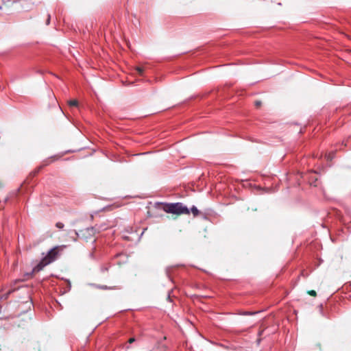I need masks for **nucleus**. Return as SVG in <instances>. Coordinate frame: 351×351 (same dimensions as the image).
Segmentation results:
<instances>
[{"label":"nucleus","instance_id":"f257e3e1","mask_svg":"<svg viewBox=\"0 0 351 351\" xmlns=\"http://www.w3.org/2000/svg\"><path fill=\"white\" fill-rule=\"evenodd\" d=\"M162 210L167 213H172L177 216L180 215H189L190 210L182 203L161 204Z\"/></svg>","mask_w":351,"mask_h":351},{"label":"nucleus","instance_id":"f03ea898","mask_svg":"<svg viewBox=\"0 0 351 351\" xmlns=\"http://www.w3.org/2000/svg\"><path fill=\"white\" fill-rule=\"evenodd\" d=\"M59 247H55L51 249L46 256H45L40 262L36 265L33 269V272L36 273L42 270L46 265H49L51 262L54 261L58 254Z\"/></svg>","mask_w":351,"mask_h":351},{"label":"nucleus","instance_id":"7ed1b4c3","mask_svg":"<svg viewBox=\"0 0 351 351\" xmlns=\"http://www.w3.org/2000/svg\"><path fill=\"white\" fill-rule=\"evenodd\" d=\"M96 230L94 228H87L80 231V234L75 232L79 237L83 239L85 241H95Z\"/></svg>","mask_w":351,"mask_h":351},{"label":"nucleus","instance_id":"20e7f679","mask_svg":"<svg viewBox=\"0 0 351 351\" xmlns=\"http://www.w3.org/2000/svg\"><path fill=\"white\" fill-rule=\"evenodd\" d=\"M68 105L71 107L72 106H78V101L76 99H73V100H69L68 101Z\"/></svg>","mask_w":351,"mask_h":351},{"label":"nucleus","instance_id":"39448f33","mask_svg":"<svg viewBox=\"0 0 351 351\" xmlns=\"http://www.w3.org/2000/svg\"><path fill=\"white\" fill-rule=\"evenodd\" d=\"M191 213H193V215H194V217H197L199 213L198 209L195 206H193L191 208Z\"/></svg>","mask_w":351,"mask_h":351},{"label":"nucleus","instance_id":"423d86ee","mask_svg":"<svg viewBox=\"0 0 351 351\" xmlns=\"http://www.w3.org/2000/svg\"><path fill=\"white\" fill-rule=\"evenodd\" d=\"M325 156H326L327 160L331 161L335 156V153L334 152L328 153V154H326Z\"/></svg>","mask_w":351,"mask_h":351},{"label":"nucleus","instance_id":"0eeeda50","mask_svg":"<svg viewBox=\"0 0 351 351\" xmlns=\"http://www.w3.org/2000/svg\"><path fill=\"white\" fill-rule=\"evenodd\" d=\"M13 291V290H10L8 291V293H6L5 294L1 296V298H3L4 300H7L8 298V295Z\"/></svg>","mask_w":351,"mask_h":351},{"label":"nucleus","instance_id":"6e6552de","mask_svg":"<svg viewBox=\"0 0 351 351\" xmlns=\"http://www.w3.org/2000/svg\"><path fill=\"white\" fill-rule=\"evenodd\" d=\"M307 293L311 296L315 297L317 295V293L314 290H310L307 291Z\"/></svg>","mask_w":351,"mask_h":351},{"label":"nucleus","instance_id":"1a4fd4ad","mask_svg":"<svg viewBox=\"0 0 351 351\" xmlns=\"http://www.w3.org/2000/svg\"><path fill=\"white\" fill-rule=\"evenodd\" d=\"M136 71L138 73L139 75H142L143 73V68L138 66L136 68Z\"/></svg>","mask_w":351,"mask_h":351},{"label":"nucleus","instance_id":"9d476101","mask_svg":"<svg viewBox=\"0 0 351 351\" xmlns=\"http://www.w3.org/2000/svg\"><path fill=\"white\" fill-rule=\"evenodd\" d=\"M56 226L59 229H62L64 225L62 222H57Z\"/></svg>","mask_w":351,"mask_h":351},{"label":"nucleus","instance_id":"9b49d317","mask_svg":"<svg viewBox=\"0 0 351 351\" xmlns=\"http://www.w3.org/2000/svg\"><path fill=\"white\" fill-rule=\"evenodd\" d=\"M262 104V102L261 101H255V106L256 108H260Z\"/></svg>","mask_w":351,"mask_h":351},{"label":"nucleus","instance_id":"f8f14e48","mask_svg":"<svg viewBox=\"0 0 351 351\" xmlns=\"http://www.w3.org/2000/svg\"><path fill=\"white\" fill-rule=\"evenodd\" d=\"M136 341L135 338L134 337H131L128 339V342L129 343H134V341Z\"/></svg>","mask_w":351,"mask_h":351},{"label":"nucleus","instance_id":"ddd939ff","mask_svg":"<svg viewBox=\"0 0 351 351\" xmlns=\"http://www.w3.org/2000/svg\"><path fill=\"white\" fill-rule=\"evenodd\" d=\"M50 19H51L50 15H48V16H47V21H46L47 25H49V23H50Z\"/></svg>","mask_w":351,"mask_h":351},{"label":"nucleus","instance_id":"4468645a","mask_svg":"<svg viewBox=\"0 0 351 351\" xmlns=\"http://www.w3.org/2000/svg\"><path fill=\"white\" fill-rule=\"evenodd\" d=\"M51 159H52V161H53L56 160V157H53V158H51Z\"/></svg>","mask_w":351,"mask_h":351},{"label":"nucleus","instance_id":"2eb2a0df","mask_svg":"<svg viewBox=\"0 0 351 351\" xmlns=\"http://www.w3.org/2000/svg\"><path fill=\"white\" fill-rule=\"evenodd\" d=\"M317 346L319 348H320V346H320V344H319V343H318V344L317 345Z\"/></svg>","mask_w":351,"mask_h":351}]
</instances>
